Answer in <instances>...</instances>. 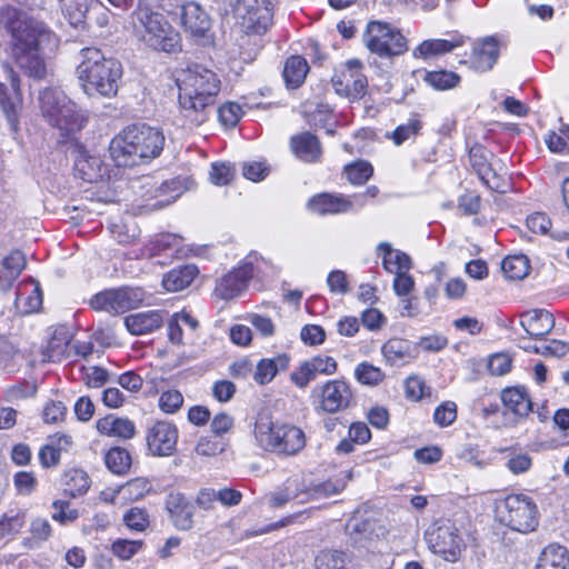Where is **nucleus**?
Segmentation results:
<instances>
[{"instance_id":"nucleus-16","label":"nucleus","mask_w":569,"mask_h":569,"mask_svg":"<svg viewBox=\"0 0 569 569\" xmlns=\"http://www.w3.org/2000/svg\"><path fill=\"white\" fill-rule=\"evenodd\" d=\"M337 371V361L329 356H316L303 361L299 368L291 372V381L298 388H306L318 375L330 376Z\"/></svg>"},{"instance_id":"nucleus-23","label":"nucleus","mask_w":569,"mask_h":569,"mask_svg":"<svg viewBox=\"0 0 569 569\" xmlns=\"http://www.w3.org/2000/svg\"><path fill=\"white\" fill-rule=\"evenodd\" d=\"M290 148L298 159L308 163L319 161L322 153L320 141L310 132L291 137Z\"/></svg>"},{"instance_id":"nucleus-4","label":"nucleus","mask_w":569,"mask_h":569,"mask_svg":"<svg viewBox=\"0 0 569 569\" xmlns=\"http://www.w3.org/2000/svg\"><path fill=\"white\" fill-rule=\"evenodd\" d=\"M80 53L82 61L77 72L84 92L89 96L114 97L123 73L121 62L116 58L106 57L94 47L83 48Z\"/></svg>"},{"instance_id":"nucleus-41","label":"nucleus","mask_w":569,"mask_h":569,"mask_svg":"<svg viewBox=\"0 0 569 569\" xmlns=\"http://www.w3.org/2000/svg\"><path fill=\"white\" fill-rule=\"evenodd\" d=\"M107 468L116 475H124L129 471L131 466L130 453L122 448H111L104 456Z\"/></svg>"},{"instance_id":"nucleus-42","label":"nucleus","mask_w":569,"mask_h":569,"mask_svg":"<svg viewBox=\"0 0 569 569\" xmlns=\"http://www.w3.org/2000/svg\"><path fill=\"white\" fill-rule=\"evenodd\" d=\"M90 488V479L86 471L72 469L66 473L64 491L72 498L84 495Z\"/></svg>"},{"instance_id":"nucleus-9","label":"nucleus","mask_w":569,"mask_h":569,"mask_svg":"<svg viewBox=\"0 0 569 569\" xmlns=\"http://www.w3.org/2000/svg\"><path fill=\"white\" fill-rule=\"evenodd\" d=\"M496 515L500 523L521 533L531 532L538 526L537 506L525 495H511L497 501Z\"/></svg>"},{"instance_id":"nucleus-43","label":"nucleus","mask_w":569,"mask_h":569,"mask_svg":"<svg viewBox=\"0 0 569 569\" xmlns=\"http://www.w3.org/2000/svg\"><path fill=\"white\" fill-rule=\"evenodd\" d=\"M292 499L306 503L316 499L315 482L307 481L302 477L293 476L287 479Z\"/></svg>"},{"instance_id":"nucleus-44","label":"nucleus","mask_w":569,"mask_h":569,"mask_svg":"<svg viewBox=\"0 0 569 569\" xmlns=\"http://www.w3.org/2000/svg\"><path fill=\"white\" fill-rule=\"evenodd\" d=\"M19 358L13 342L7 337L0 336V369L8 373L17 371Z\"/></svg>"},{"instance_id":"nucleus-54","label":"nucleus","mask_w":569,"mask_h":569,"mask_svg":"<svg viewBox=\"0 0 569 569\" xmlns=\"http://www.w3.org/2000/svg\"><path fill=\"white\" fill-rule=\"evenodd\" d=\"M352 477V472L348 471L343 479L327 480L323 482L315 483L316 499L327 498L332 495L341 492L347 485V481Z\"/></svg>"},{"instance_id":"nucleus-28","label":"nucleus","mask_w":569,"mask_h":569,"mask_svg":"<svg viewBox=\"0 0 569 569\" xmlns=\"http://www.w3.org/2000/svg\"><path fill=\"white\" fill-rule=\"evenodd\" d=\"M501 400L503 406L519 418H525L532 411L531 399L522 387L502 390Z\"/></svg>"},{"instance_id":"nucleus-58","label":"nucleus","mask_w":569,"mask_h":569,"mask_svg":"<svg viewBox=\"0 0 569 569\" xmlns=\"http://www.w3.org/2000/svg\"><path fill=\"white\" fill-rule=\"evenodd\" d=\"M457 419V405L453 401H445L433 412V421L440 427H448Z\"/></svg>"},{"instance_id":"nucleus-17","label":"nucleus","mask_w":569,"mask_h":569,"mask_svg":"<svg viewBox=\"0 0 569 569\" xmlns=\"http://www.w3.org/2000/svg\"><path fill=\"white\" fill-rule=\"evenodd\" d=\"M499 58V41L496 37H485L475 43L468 61L470 68L477 72H487L493 68Z\"/></svg>"},{"instance_id":"nucleus-50","label":"nucleus","mask_w":569,"mask_h":569,"mask_svg":"<svg viewBox=\"0 0 569 569\" xmlns=\"http://www.w3.org/2000/svg\"><path fill=\"white\" fill-rule=\"evenodd\" d=\"M27 261L22 251L13 250L2 260V266L6 270V278L11 284L26 268Z\"/></svg>"},{"instance_id":"nucleus-56","label":"nucleus","mask_w":569,"mask_h":569,"mask_svg":"<svg viewBox=\"0 0 569 569\" xmlns=\"http://www.w3.org/2000/svg\"><path fill=\"white\" fill-rule=\"evenodd\" d=\"M526 351H531L533 353L542 355V356H553V357H563L569 351V345L561 340H551L548 345L542 347H522Z\"/></svg>"},{"instance_id":"nucleus-11","label":"nucleus","mask_w":569,"mask_h":569,"mask_svg":"<svg viewBox=\"0 0 569 569\" xmlns=\"http://www.w3.org/2000/svg\"><path fill=\"white\" fill-rule=\"evenodd\" d=\"M241 29L250 34H262L272 24L271 0H229Z\"/></svg>"},{"instance_id":"nucleus-29","label":"nucleus","mask_w":569,"mask_h":569,"mask_svg":"<svg viewBox=\"0 0 569 569\" xmlns=\"http://www.w3.org/2000/svg\"><path fill=\"white\" fill-rule=\"evenodd\" d=\"M377 251L382 256V266L390 273L409 271L412 267L411 258L403 251L396 250L389 242H380Z\"/></svg>"},{"instance_id":"nucleus-22","label":"nucleus","mask_w":569,"mask_h":569,"mask_svg":"<svg viewBox=\"0 0 569 569\" xmlns=\"http://www.w3.org/2000/svg\"><path fill=\"white\" fill-rule=\"evenodd\" d=\"M161 310L137 312L124 318V326L133 336H142L153 332L163 325Z\"/></svg>"},{"instance_id":"nucleus-40","label":"nucleus","mask_w":569,"mask_h":569,"mask_svg":"<svg viewBox=\"0 0 569 569\" xmlns=\"http://www.w3.org/2000/svg\"><path fill=\"white\" fill-rule=\"evenodd\" d=\"M62 11L69 23L78 27L84 22L92 0H60Z\"/></svg>"},{"instance_id":"nucleus-31","label":"nucleus","mask_w":569,"mask_h":569,"mask_svg":"<svg viewBox=\"0 0 569 569\" xmlns=\"http://www.w3.org/2000/svg\"><path fill=\"white\" fill-rule=\"evenodd\" d=\"M569 552L566 547L558 543L548 545L540 553L536 569H567Z\"/></svg>"},{"instance_id":"nucleus-63","label":"nucleus","mask_w":569,"mask_h":569,"mask_svg":"<svg viewBox=\"0 0 569 569\" xmlns=\"http://www.w3.org/2000/svg\"><path fill=\"white\" fill-rule=\"evenodd\" d=\"M67 407L62 401L50 400L42 410V418L46 423H58L63 420Z\"/></svg>"},{"instance_id":"nucleus-45","label":"nucleus","mask_w":569,"mask_h":569,"mask_svg":"<svg viewBox=\"0 0 569 569\" xmlns=\"http://www.w3.org/2000/svg\"><path fill=\"white\" fill-rule=\"evenodd\" d=\"M152 489L150 481L147 478H134L126 485L119 487L118 493H121L124 499L137 501L142 499Z\"/></svg>"},{"instance_id":"nucleus-5","label":"nucleus","mask_w":569,"mask_h":569,"mask_svg":"<svg viewBox=\"0 0 569 569\" xmlns=\"http://www.w3.org/2000/svg\"><path fill=\"white\" fill-rule=\"evenodd\" d=\"M253 432L261 449L278 456H296L306 447V435L301 428L289 422L273 421L267 416L259 417Z\"/></svg>"},{"instance_id":"nucleus-46","label":"nucleus","mask_w":569,"mask_h":569,"mask_svg":"<svg viewBox=\"0 0 569 569\" xmlns=\"http://www.w3.org/2000/svg\"><path fill=\"white\" fill-rule=\"evenodd\" d=\"M493 153L482 144H473L469 150L470 163L479 177L489 173Z\"/></svg>"},{"instance_id":"nucleus-38","label":"nucleus","mask_w":569,"mask_h":569,"mask_svg":"<svg viewBox=\"0 0 569 569\" xmlns=\"http://www.w3.org/2000/svg\"><path fill=\"white\" fill-rule=\"evenodd\" d=\"M422 79L428 86L440 91L453 89L461 81L458 73L448 70L423 71Z\"/></svg>"},{"instance_id":"nucleus-64","label":"nucleus","mask_w":569,"mask_h":569,"mask_svg":"<svg viewBox=\"0 0 569 569\" xmlns=\"http://www.w3.org/2000/svg\"><path fill=\"white\" fill-rule=\"evenodd\" d=\"M183 403V397L178 390H168L161 393L159 407L166 413L176 412Z\"/></svg>"},{"instance_id":"nucleus-18","label":"nucleus","mask_w":569,"mask_h":569,"mask_svg":"<svg viewBox=\"0 0 569 569\" xmlns=\"http://www.w3.org/2000/svg\"><path fill=\"white\" fill-rule=\"evenodd\" d=\"M348 70L342 73L343 80H333L336 91L343 92L352 100L360 99L365 96L368 86L367 78L359 71L361 62L359 60H350L347 63Z\"/></svg>"},{"instance_id":"nucleus-10","label":"nucleus","mask_w":569,"mask_h":569,"mask_svg":"<svg viewBox=\"0 0 569 569\" xmlns=\"http://www.w3.org/2000/svg\"><path fill=\"white\" fill-rule=\"evenodd\" d=\"M368 50L381 58L402 54L407 50V40L401 32L389 23L371 21L363 34Z\"/></svg>"},{"instance_id":"nucleus-57","label":"nucleus","mask_w":569,"mask_h":569,"mask_svg":"<svg viewBox=\"0 0 569 569\" xmlns=\"http://www.w3.org/2000/svg\"><path fill=\"white\" fill-rule=\"evenodd\" d=\"M54 511L52 512V519L61 525L73 522L79 518V511L71 509L69 501L54 500L52 503Z\"/></svg>"},{"instance_id":"nucleus-6","label":"nucleus","mask_w":569,"mask_h":569,"mask_svg":"<svg viewBox=\"0 0 569 569\" xmlns=\"http://www.w3.org/2000/svg\"><path fill=\"white\" fill-rule=\"evenodd\" d=\"M39 109L44 120L60 131L62 137H69L80 131L87 118L81 113L67 94L56 88H46L38 96Z\"/></svg>"},{"instance_id":"nucleus-55","label":"nucleus","mask_w":569,"mask_h":569,"mask_svg":"<svg viewBox=\"0 0 569 569\" xmlns=\"http://www.w3.org/2000/svg\"><path fill=\"white\" fill-rule=\"evenodd\" d=\"M141 540L118 539L111 546L112 553L121 560H129L142 549Z\"/></svg>"},{"instance_id":"nucleus-52","label":"nucleus","mask_w":569,"mask_h":569,"mask_svg":"<svg viewBox=\"0 0 569 569\" xmlns=\"http://www.w3.org/2000/svg\"><path fill=\"white\" fill-rule=\"evenodd\" d=\"M356 379L366 386H377L385 379V373L378 367L368 362H361L355 370Z\"/></svg>"},{"instance_id":"nucleus-33","label":"nucleus","mask_w":569,"mask_h":569,"mask_svg":"<svg viewBox=\"0 0 569 569\" xmlns=\"http://www.w3.org/2000/svg\"><path fill=\"white\" fill-rule=\"evenodd\" d=\"M309 71V64L301 56H291L287 59L283 68V79L288 88H299Z\"/></svg>"},{"instance_id":"nucleus-24","label":"nucleus","mask_w":569,"mask_h":569,"mask_svg":"<svg viewBox=\"0 0 569 569\" xmlns=\"http://www.w3.org/2000/svg\"><path fill=\"white\" fill-rule=\"evenodd\" d=\"M381 352L389 365L396 366L415 359L418 347L406 339L391 338L383 343Z\"/></svg>"},{"instance_id":"nucleus-12","label":"nucleus","mask_w":569,"mask_h":569,"mask_svg":"<svg viewBox=\"0 0 569 569\" xmlns=\"http://www.w3.org/2000/svg\"><path fill=\"white\" fill-rule=\"evenodd\" d=\"M312 397L319 399L318 409L327 413H336L350 406L353 395L348 382L333 379L315 387Z\"/></svg>"},{"instance_id":"nucleus-8","label":"nucleus","mask_w":569,"mask_h":569,"mask_svg":"<svg viewBox=\"0 0 569 569\" xmlns=\"http://www.w3.org/2000/svg\"><path fill=\"white\" fill-rule=\"evenodd\" d=\"M426 541L430 551L448 562L460 560L467 548L463 535L450 519H438L426 531Z\"/></svg>"},{"instance_id":"nucleus-59","label":"nucleus","mask_w":569,"mask_h":569,"mask_svg":"<svg viewBox=\"0 0 569 569\" xmlns=\"http://www.w3.org/2000/svg\"><path fill=\"white\" fill-rule=\"evenodd\" d=\"M234 176V169L230 163H212L209 173L210 181L216 186L228 184Z\"/></svg>"},{"instance_id":"nucleus-60","label":"nucleus","mask_w":569,"mask_h":569,"mask_svg":"<svg viewBox=\"0 0 569 569\" xmlns=\"http://www.w3.org/2000/svg\"><path fill=\"white\" fill-rule=\"evenodd\" d=\"M123 522L132 530L142 531L148 527L149 519L143 509L133 507L123 515Z\"/></svg>"},{"instance_id":"nucleus-14","label":"nucleus","mask_w":569,"mask_h":569,"mask_svg":"<svg viewBox=\"0 0 569 569\" xmlns=\"http://www.w3.org/2000/svg\"><path fill=\"white\" fill-rule=\"evenodd\" d=\"M239 267L234 268L217 281L214 295L223 300L232 299L242 293L253 276L254 267L252 256L248 257Z\"/></svg>"},{"instance_id":"nucleus-2","label":"nucleus","mask_w":569,"mask_h":569,"mask_svg":"<svg viewBox=\"0 0 569 569\" xmlns=\"http://www.w3.org/2000/svg\"><path fill=\"white\" fill-rule=\"evenodd\" d=\"M177 84L184 124L198 127L206 122L220 91L218 76L201 64H192L178 73Z\"/></svg>"},{"instance_id":"nucleus-20","label":"nucleus","mask_w":569,"mask_h":569,"mask_svg":"<svg viewBox=\"0 0 569 569\" xmlns=\"http://www.w3.org/2000/svg\"><path fill=\"white\" fill-rule=\"evenodd\" d=\"M181 23L190 36L204 38L211 28L207 12L196 2H188L181 8Z\"/></svg>"},{"instance_id":"nucleus-26","label":"nucleus","mask_w":569,"mask_h":569,"mask_svg":"<svg viewBox=\"0 0 569 569\" xmlns=\"http://www.w3.org/2000/svg\"><path fill=\"white\" fill-rule=\"evenodd\" d=\"M97 430L108 437L130 439L136 433L134 423L128 418H119L113 415L100 418L96 422Z\"/></svg>"},{"instance_id":"nucleus-34","label":"nucleus","mask_w":569,"mask_h":569,"mask_svg":"<svg viewBox=\"0 0 569 569\" xmlns=\"http://www.w3.org/2000/svg\"><path fill=\"white\" fill-rule=\"evenodd\" d=\"M376 512L369 510L368 507L358 508L347 523V529L351 533H358L361 536H370L375 531L376 527Z\"/></svg>"},{"instance_id":"nucleus-35","label":"nucleus","mask_w":569,"mask_h":569,"mask_svg":"<svg viewBox=\"0 0 569 569\" xmlns=\"http://www.w3.org/2000/svg\"><path fill=\"white\" fill-rule=\"evenodd\" d=\"M90 306L98 311H106L111 315L124 313L118 288L107 289L96 293L90 299Z\"/></svg>"},{"instance_id":"nucleus-37","label":"nucleus","mask_w":569,"mask_h":569,"mask_svg":"<svg viewBox=\"0 0 569 569\" xmlns=\"http://www.w3.org/2000/svg\"><path fill=\"white\" fill-rule=\"evenodd\" d=\"M349 562L348 553L336 549H325L317 553L315 569H350Z\"/></svg>"},{"instance_id":"nucleus-39","label":"nucleus","mask_w":569,"mask_h":569,"mask_svg":"<svg viewBox=\"0 0 569 569\" xmlns=\"http://www.w3.org/2000/svg\"><path fill=\"white\" fill-rule=\"evenodd\" d=\"M501 269L510 280H522L528 276L530 261L525 254L508 256L502 260Z\"/></svg>"},{"instance_id":"nucleus-32","label":"nucleus","mask_w":569,"mask_h":569,"mask_svg":"<svg viewBox=\"0 0 569 569\" xmlns=\"http://www.w3.org/2000/svg\"><path fill=\"white\" fill-rule=\"evenodd\" d=\"M289 366V357L279 355L272 359H261L253 373V379L259 385L269 383L280 370H286Z\"/></svg>"},{"instance_id":"nucleus-62","label":"nucleus","mask_w":569,"mask_h":569,"mask_svg":"<svg viewBox=\"0 0 569 569\" xmlns=\"http://www.w3.org/2000/svg\"><path fill=\"white\" fill-rule=\"evenodd\" d=\"M218 116L223 126L234 127L242 116V108L238 103L228 102L218 109Z\"/></svg>"},{"instance_id":"nucleus-25","label":"nucleus","mask_w":569,"mask_h":569,"mask_svg":"<svg viewBox=\"0 0 569 569\" xmlns=\"http://www.w3.org/2000/svg\"><path fill=\"white\" fill-rule=\"evenodd\" d=\"M465 43V37L460 34L452 36L451 39H428L422 41L412 52L415 58L430 59L445 54Z\"/></svg>"},{"instance_id":"nucleus-61","label":"nucleus","mask_w":569,"mask_h":569,"mask_svg":"<svg viewBox=\"0 0 569 569\" xmlns=\"http://www.w3.org/2000/svg\"><path fill=\"white\" fill-rule=\"evenodd\" d=\"M430 388L419 376L409 377L406 380V395L411 400H420L425 396H430Z\"/></svg>"},{"instance_id":"nucleus-15","label":"nucleus","mask_w":569,"mask_h":569,"mask_svg":"<svg viewBox=\"0 0 569 569\" xmlns=\"http://www.w3.org/2000/svg\"><path fill=\"white\" fill-rule=\"evenodd\" d=\"M146 441L152 456H171L177 447L178 429L170 422L158 421L147 430Z\"/></svg>"},{"instance_id":"nucleus-21","label":"nucleus","mask_w":569,"mask_h":569,"mask_svg":"<svg viewBox=\"0 0 569 569\" xmlns=\"http://www.w3.org/2000/svg\"><path fill=\"white\" fill-rule=\"evenodd\" d=\"M520 325L531 338L542 339L553 329L555 318L545 309H533L521 315Z\"/></svg>"},{"instance_id":"nucleus-53","label":"nucleus","mask_w":569,"mask_h":569,"mask_svg":"<svg viewBox=\"0 0 569 569\" xmlns=\"http://www.w3.org/2000/svg\"><path fill=\"white\" fill-rule=\"evenodd\" d=\"M118 290L124 312L140 307L146 299V292L139 287H120Z\"/></svg>"},{"instance_id":"nucleus-27","label":"nucleus","mask_w":569,"mask_h":569,"mask_svg":"<svg viewBox=\"0 0 569 569\" xmlns=\"http://www.w3.org/2000/svg\"><path fill=\"white\" fill-rule=\"evenodd\" d=\"M42 306V292L38 283L31 281L19 288L14 308L20 315H30Z\"/></svg>"},{"instance_id":"nucleus-48","label":"nucleus","mask_w":569,"mask_h":569,"mask_svg":"<svg viewBox=\"0 0 569 569\" xmlns=\"http://www.w3.org/2000/svg\"><path fill=\"white\" fill-rule=\"evenodd\" d=\"M499 452H508L506 467L513 475H521L527 472L532 466V458L525 452H517L511 448L499 449Z\"/></svg>"},{"instance_id":"nucleus-13","label":"nucleus","mask_w":569,"mask_h":569,"mask_svg":"<svg viewBox=\"0 0 569 569\" xmlns=\"http://www.w3.org/2000/svg\"><path fill=\"white\" fill-rule=\"evenodd\" d=\"M10 87L0 82V108L13 133L19 132L20 112L23 106L21 81L12 68H8Z\"/></svg>"},{"instance_id":"nucleus-49","label":"nucleus","mask_w":569,"mask_h":569,"mask_svg":"<svg viewBox=\"0 0 569 569\" xmlns=\"http://www.w3.org/2000/svg\"><path fill=\"white\" fill-rule=\"evenodd\" d=\"M37 392V386L33 382L22 380L7 387L3 390V398L7 402H18L20 400L33 397Z\"/></svg>"},{"instance_id":"nucleus-51","label":"nucleus","mask_w":569,"mask_h":569,"mask_svg":"<svg viewBox=\"0 0 569 569\" xmlns=\"http://www.w3.org/2000/svg\"><path fill=\"white\" fill-rule=\"evenodd\" d=\"M345 172L347 174V179L352 184H363L366 183L373 173V168L368 161H356L353 163H349L345 167Z\"/></svg>"},{"instance_id":"nucleus-1","label":"nucleus","mask_w":569,"mask_h":569,"mask_svg":"<svg viewBox=\"0 0 569 569\" xmlns=\"http://www.w3.org/2000/svg\"><path fill=\"white\" fill-rule=\"evenodd\" d=\"M0 22L9 34L10 56L27 77L42 80L47 76L46 49L58 46L57 36L43 23L7 6L0 10Z\"/></svg>"},{"instance_id":"nucleus-3","label":"nucleus","mask_w":569,"mask_h":569,"mask_svg":"<svg viewBox=\"0 0 569 569\" xmlns=\"http://www.w3.org/2000/svg\"><path fill=\"white\" fill-rule=\"evenodd\" d=\"M164 146V136L147 123L126 127L110 142L109 152L118 167H133L157 158Z\"/></svg>"},{"instance_id":"nucleus-7","label":"nucleus","mask_w":569,"mask_h":569,"mask_svg":"<svg viewBox=\"0 0 569 569\" xmlns=\"http://www.w3.org/2000/svg\"><path fill=\"white\" fill-rule=\"evenodd\" d=\"M133 26L141 40L157 51L172 53L180 47L179 33L167 18L141 2L133 12Z\"/></svg>"},{"instance_id":"nucleus-36","label":"nucleus","mask_w":569,"mask_h":569,"mask_svg":"<svg viewBox=\"0 0 569 569\" xmlns=\"http://www.w3.org/2000/svg\"><path fill=\"white\" fill-rule=\"evenodd\" d=\"M74 170L82 180L96 182L102 177V161L98 157L80 153L74 161Z\"/></svg>"},{"instance_id":"nucleus-47","label":"nucleus","mask_w":569,"mask_h":569,"mask_svg":"<svg viewBox=\"0 0 569 569\" xmlns=\"http://www.w3.org/2000/svg\"><path fill=\"white\" fill-rule=\"evenodd\" d=\"M26 522V513L21 510H9L0 519V539L20 531Z\"/></svg>"},{"instance_id":"nucleus-30","label":"nucleus","mask_w":569,"mask_h":569,"mask_svg":"<svg viewBox=\"0 0 569 569\" xmlns=\"http://www.w3.org/2000/svg\"><path fill=\"white\" fill-rule=\"evenodd\" d=\"M198 269L193 264H184L168 271L162 278V286L167 291L177 292L191 284Z\"/></svg>"},{"instance_id":"nucleus-19","label":"nucleus","mask_w":569,"mask_h":569,"mask_svg":"<svg viewBox=\"0 0 569 569\" xmlns=\"http://www.w3.org/2000/svg\"><path fill=\"white\" fill-rule=\"evenodd\" d=\"M307 206L310 211L321 216L346 213L353 210L352 199L341 193L316 194L309 199Z\"/></svg>"}]
</instances>
